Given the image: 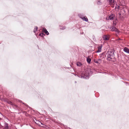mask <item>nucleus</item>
<instances>
[{"instance_id": "obj_22", "label": "nucleus", "mask_w": 129, "mask_h": 129, "mask_svg": "<svg viewBox=\"0 0 129 129\" xmlns=\"http://www.w3.org/2000/svg\"><path fill=\"white\" fill-rule=\"evenodd\" d=\"M3 129H9L8 128H4Z\"/></svg>"}, {"instance_id": "obj_5", "label": "nucleus", "mask_w": 129, "mask_h": 129, "mask_svg": "<svg viewBox=\"0 0 129 129\" xmlns=\"http://www.w3.org/2000/svg\"><path fill=\"white\" fill-rule=\"evenodd\" d=\"M114 15L113 14H112L109 16L106 19L108 20H111L113 19L114 18Z\"/></svg>"}, {"instance_id": "obj_17", "label": "nucleus", "mask_w": 129, "mask_h": 129, "mask_svg": "<svg viewBox=\"0 0 129 129\" xmlns=\"http://www.w3.org/2000/svg\"><path fill=\"white\" fill-rule=\"evenodd\" d=\"M38 28L37 27H36L35 28L34 30V33H35V32L37 31Z\"/></svg>"}, {"instance_id": "obj_18", "label": "nucleus", "mask_w": 129, "mask_h": 129, "mask_svg": "<svg viewBox=\"0 0 129 129\" xmlns=\"http://www.w3.org/2000/svg\"><path fill=\"white\" fill-rule=\"evenodd\" d=\"M45 35V34L43 33H41L39 35V36L41 37H43Z\"/></svg>"}, {"instance_id": "obj_15", "label": "nucleus", "mask_w": 129, "mask_h": 129, "mask_svg": "<svg viewBox=\"0 0 129 129\" xmlns=\"http://www.w3.org/2000/svg\"><path fill=\"white\" fill-rule=\"evenodd\" d=\"M4 128H8L9 126L8 124L6 122L4 123Z\"/></svg>"}, {"instance_id": "obj_11", "label": "nucleus", "mask_w": 129, "mask_h": 129, "mask_svg": "<svg viewBox=\"0 0 129 129\" xmlns=\"http://www.w3.org/2000/svg\"><path fill=\"white\" fill-rule=\"evenodd\" d=\"M103 39L104 40L106 41L108 40H109V39L107 36L105 35L103 36Z\"/></svg>"}, {"instance_id": "obj_2", "label": "nucleus", "mask_w": 129, "mask_h": 129, "mask_svg": "<svg viewBox=\"0 0 129 129\" xmlns=\"http://www.w3.org/2000/svg\"><path fill=\"white\" fill-rule=\"evenodd\" d=\"M114 52L112 51H110L108 52L107 53V59L109 60H111L114 57Z\"/></svg>"}, {"instance_id": "obj_10", "label": "nucleus", "mask_w": 129, "mask_h": 129, "mask_svg": "<svg viewBox=\"0 0 129 129\" xmlns=\"http://www.w3.org/2000/svg\"><path fill=\"white\" fill-rule=\"evenodd\" d=\"M124 51L127 53H129V50L127 47H125L123 49Z\"/></svg>"}, {"instance_id": "obj_23", "label": "nucleus", "mask_w": 129, "mask_h": 129, "mask_svg": "<svg viewBox=\"0 0 129 129\" xmlns=\"http://www.w3.org/2000/svg\"><path fill=\"white\" fill-rule=\"evenodd\" d=\"M61 29H65V28H63V29H62V28H61Z\"/></svg>"}, {"instance_id": "obj_19", "label": "nucleus", "mask_w": 129, "mask_h": 129, "mask_svg": "<svg viewBox=\"0 0 129 129\" xmlns=\"http://www.w3.org/2000/svg\"><path fill=\"white\" fill-rule=\"evenodd\" d=\"M115 8L116 9H119V6H115Z\"/></svg>"}, {"instance_id": "obj_6", "label": "nucleus", "mask_w": 129, "mask_h": 129, "mask_svg": "<svg viewBox=\"0 0 129 129\" xmlns=\"http://www.w3.org/2000/svg\"><path fill=\"white\" fill-rule=\"evenodd\" d=\"M82 19L83 21H84L86 22L88 21V19L87 18V17L86 16H83L81 15L79 16Z\"/></svg>"}, {"instance_id": "obj_21", "label": "nucleus", "mask_w": 129, "mask_h": 129, "mask_svg": "<svg viewBox=\"0 0 129 129\" xmlns=\"http://www.w3.org/2000/svg\"><path fill=\"white\" fill-rule=\"evenodd\" d=\"M113 25L114 26V25L115 26L116 25V23H114V22L113 23Z\"/></svg>"}, {"instance_id": "obj_12", "label": "nucleus", "mask_w": 129, "mask_h": 129, "mask_svg": "<svg viewBox=\"0 0 129 129\" xmlns=\"http://www.w3.org/2000/svg\"><path fill=\"white\" fill-rule=\"evenodd\" d=\"M91 59L89 57H88L87 58V61L88 63H90Z\"/></svg>"}, {"instance_id": "obj_14", "label": "nucleus", "mask_w": 129, "mask_h": 129, "mask_svg": "<svg viewBox=\"0 0 129 129\" xmlns=\"http://www.w3.org/2000/svg\"><path fill=\"white\" fill-rule=\"evenodd\" d=\"M77 65L78 66L81 67L82 65V64L80 62H78L77 63Z\"/></svg>"}, {"instance_id": "obj_13", "label": "nucleus", "mask_w": 129, "mask_h": 129, "mask_svg": "<svg viewBox=\"0 0 129 129\" xmlns=\"http://www.w3.org/2000/svg\"><path fill=\"white\" fill-rule=\"evenodd\" d=\"M36 123H37V124H38L39 125H40V124H43L41 122L39 121L38 120H36V122H35Z\"/></svg>"}, {"instance_id": "obj_16", "label": "nucleus", "mask_w": 129, "mask_h": 129, "mask_svg": "<svg viewBox=\"0 0 129 129\" xmlns=\"http://www.w3.org/2000/svg\"><path fill=\"white\" fill-rule=\"evenodd\" d=\"M97 3L98 5H100L102 4V2L100 0H98Z\"/></svg>"}, {"instance_id": "obj_9", "label": "nucleus", "mask_w": 129, "mask_h": 129, "mask_svg": "<svg viewBox=\"0 0 129 129\" xmlns=\"http://www.w3.org/2000/svg\"><path fill=\"white\" fill-rule=\"evenodd\" d=\"M42 30V32L45 33L46 35H48L49 34V32L45 28H43Z\"/></svg>"}, {"instance_id": "obj_1", "label": "nucleus", "mask_w": 129, "mask_h": 129, "mask_svg": "<svg viewBox=\"0 0 129 129\" xmlns=\"http://www.w3.org/2000/svg\"><path fill=\"white\" fill-rule=\"evenodd\" d=\"M92 74L91 69L90 68H88L85 71V74H82L80 77L82 78L85 79H88L89 78V76Z\"/></svg>"}, {"instance_id": "obj_20", "label": "nucleus", "mask_w": 129, "mask_h": 129, "mask_svg": "<svg viewBox=\"0 0 129 129\" xmlns=\"http://www.w3.org/2000/svg\"><path fill=\"white\" fill-rule=\"evenodd\" d=\"M119 17L120 18H121L122 17L121 13H119Z\"/></svg>"}, {"instance_id": "obj_7", "label": "nucleus", "mask_w": 129, "mask_h": 129, "mask_svg": "<svg viewBox=\"0 0 129 129\" xmlns=\"http://www.w3.org/2000/svg\"><path fill=\"white\" fill-rule=\"evenodd\" d=\"M94 61L95 63L98 64H100L102 63V60L101 59H94Z\"/></svg>"}, {"instance_id": "obj_4", "label": "nucleus", "mask_w": 129, "mask_h": 129, "mask_svg": "<svg viewBox=\"0 0 129 129\" xmlns=\"http://www.w3.org/2000/svg\"><path fill=\"white\" fill-rule=\"evenodd\" d=\"M111 29L112 31H114L117 34L119 33V31L118 29L113 26L111 28Z\"/></svg>"}, {"instance_id": "obj_3", "label": "nucleus", "mask_w": 129, "mask_h": 129, "mask_svg": "<svg viewBox=\"0 0 129 129\" xmlns=\"http://www.w3.org/2000/svg\"><path fill=\"white\" fill-rule=\"evenodd\" d=\"M110 4L112 7H114L115 6V3L114 0H108Z\"/></svg>"}, {"instance_id": "obj_8", "label": "nucleus", "mask_w": 129, "mask_h": 129, "mask_svg": "<svg viewBox=\"0 0 129 129\" xmlns=\"http://www.w3.org/2000/svg\"><path fill=\"white\" fill-rule=\"evenodd\" d=\"M102 45H101L98 47V50L96 52V53H99L101 52L102 50Z\"/></svg>"}]
</instances>
